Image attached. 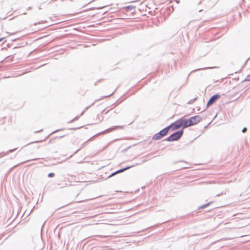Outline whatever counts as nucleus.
I'll use <instances>...</instances> for the list:
<instances>
[{
	"instance_id": "11",
	"label": "nucleus",
	"mask_w": 250,
	"mask_h": 250,
	"mask_svg": "<svg viewBox=\"0 0 250 250\" xmlns=\"http://www.w3.org/2000/svg\"><path fill=\"white\" fill-rule=\"evenodd\" d=\"M117 174V173H116V171H115V172H113V173H112L111 175H110L108 176V177H112V176H114V175H115V174Z\"/></svg>"
},
{
	"instance_id": "3",
	"label": "nucleus",
	"mask_w": 250,
	"mask_h": 250,
	"mask_svg": "<svg viewBox=\"0 0 250 250\" xmlns=\"http://www.w3.org/2000/svg\"><path fill=\"white\" fill-rule=\"evenodd\" d=\"M202 118L199 115L193 116L189 119V125H190V126L196 125L200 122Z\"/></svg>"
},
{
	"instance_id": "8",
	"label": "nucleus",
	"mask_w": 250,
	"mask_h": 250,
	"mask_svg": "<svg viewBox=\"0 0 250 250\" xmlns=\"http://www.w3.org/2000/svg\"><path fill=\"white\" fill-rule=\"evenodd\" d=\"M138 165H139V164L136 163L135 165H133L132 166H129V167H126L125 168H124L121 169L120 170H117L116 171V173H120V172H123V171H125V170H126L127 169H129L131 167H133L134 166H137Z\"/></svg>"
},
{
	"instance_id": "14",
	"label": "nucleus",
	"mask_w": 250,
	"mask_h": 250,
	"mask_svg": "<svg viewBox=\"0 0 250 250\" xmlns=\"http://www.w3.org/2000/svg\"><path fill=\"white\" fill-rule=\"evenodd\" d=\"M15 149H11V150H9V152H13Z\"/></svg>"
},
{
	"instance_id": "16",
	"label": "nucleus",
	"mask_w": 250,
	"mask_h": 250,
	"mask_svg": "<svg viewBox=\"0 0 250 250\" xmlns=\"http://www.w3.org/2000/svg\"><path fill=\"white\" fill-rule=\"evenodd\" d=\"M246 81H250V79H245Z\"/></svg>"
},
{
	"instance_id": "13",
	"label": "nucleus",
	"mask_w": 250,
	"mask_h": 250,
	"mask_svg": "<svg viewBox=\"0 0 250 250\" xmlns=\"http://www.w3.org/2000/svg\"><path fill=\"white\" fill-rule=\"evenodd\" d=\"M4 39V38H1L0 39V42H1L3 39Z\"/></svg>"
},
{
	"instance_id": "15",
	"label": "nucleus",
	"mask_w": 250,
	"mask_h": 250,
	"mask_svg": "<svg viewBox=\"0 0 250 250\" xmlns=\"http://www.w3.org/2000/svg\"><path fill=\"white\" fill-rule=\"evenodd\" d=\"M194 101V100L193 101V102ZM192 103V101H190L188 103V104H191Z\"/></svg>"
},
{
	"instance_id": "5",
	"label": "nucleus",
	"mask_w": 250,
	"mask_h": 250,
	"mask_svg": "<svg viewBox=\"0 0 250 250\" xmlns=\"http://www.w3.org/2000/svg\"><path fill=\"white\" fill-rule=\"evenodd\" d=\"M220 96L218 94H215L211 96L207 104V107L212 104L220 97Z\"/></svg>"
},
{
	"instance_id": "6",
	"label": "nucleus",
	"mask_w": 250,
	"mask_h": 250,
	"mask_svg": "<svg viewBox=\"0 0 250 250\" xmlns=\"http://www.w3.org/2000/svg\"><path fill=\"white\" fill-rule=\"evenodd\" d=\"M180 120L182 123L183 128L190 126V125H189V120L181 118L180 119Z\"/></svg>"
},
{
	"instance_id": "18",
	"label": "nucleus",
	"mask_w": 250,
	"mask_h": 250,
	"mask_svg": "<svg viewBox=\"0 0 250 250\" xmlns=\"http://www.w3.org/2000/svg\"><path fill=\"white\" fill-rule=\"evenodd\" d=\"M74 120H75V119H73V120H71V122H72Z\"/></svg>"
},
{
	"instance_id": "10",
	"label": "nucleus",
	"mask_w": 250,
	"mask_h": 250,
	"mask_svg": "<svg viewBox=\"0 0 250 250\" xmlns=\"http://www.w3.org/2000/svg\"><path fill=\"white\" fill-rule=\"evenodd\" d=\"M54 176V173H50L48 175V177H53Z\"/></svg>"
},
{
	"instance_id": "7",
	"label": "nucleus",
	"mask_w": 250,
	"mask_h": 250,
	"mask_svg": "<svg viewBox=\"0 0 250 250\" xmlns=\"http://www.w3.org/2000/svg\"><path fill=\"white\" fill-rule=\"evenodd\" d=\"M123 128V126H120V125H118V126H114L111 128H109L106 130H105L104 132H110V131H112L116 129H122Z\"/></svg>"
},
{
	"instance_id": "2",
	"label": "nucleus",
	"mask_w": 250,
	"mask_h": 250,
	"mask_svg": "<svg viewBox=\"0 0 250 250\" xmlns=\"http://www.w3.org/2000/svg\"><path fill=\"white\" fill-rule=\"evenodd\" d=\"M183 134V130H179L172 134L169 137L166 139V141L172 142L179 140Z\"/></svg>"
},
{
	"instance_id": "17",
	"label": "nucleus",
	"mask_w": 250,
	"mask_h": 250,
	"mask_svg": "<svg viewBox=\"0 0 250 250\" xmlns=\"http://www.w3.org/2000/svg\"><path fill=\"white\" fill-rule=\"evenodd\" d=\"M41 131H42V130H41V131H37L36 132H39Z\"/></svg>"
},
{
	"instance_id": "9",
	"label": "nucleus",
	"mask_w": 250,
	"mask_h": 250,
	"mask_svg": "<svg viewBox=\"0 0 250 250\" xmlns=\"http://www.w3.org/2000/svg\"><path fill=\"white\" fill-rule=\"evenodd\" d=\"M211 203V202H209V203H208L206 204H205V205H203L201 206H200L199 208V209H201V208H206L207 207H208V206H209L210 204Z\"/></svg>"
},
{
	"instance_id": "1",
	"label": "nucleus",
	"mask_w": 250,
	"mask_h": 250,
	"mask_svg": "<svg viewBox=\"0 0 250 250\" xmlns=\"http://www.w3.org/2000/svg\"><path fill=\"white\" fill-rule=\"evenodd\" d=\"M171 128V125H169L164 129L161 130L158 133L155 134L153 136L152 139L154 140H158L162 138L163 137L166 136L169 129Z\"/></svg>"
},
{
	"instance_id": "12",
	"label": "nucleus",
	"mask_w": 250,
	"mask_h": 250,
	"mask_svg": "<svg viewBox=\"0 0 250 250\" xmlns=\"http://www.w3.org/2000/svg\"><path fill=\"white\" fill-rule=\"evenodd\" d=\"M247 128L246 127H244L243 129H242V132L243 133H245L247 131Z\"/></svg>"
},
{
	"instance_id": "4",
	"label": "nucleus",
	"mask_w": 250,
	"mask_h": 250,
	"mask_svg": "<svg viewBox=\"0 0 250 250\" xmlns=\"http://www.w3.org/2000/svg\"><path fill=\"white\" fill-rule=\"evenodd\" d=\"M171 127L173 130H176L182 126V124L180 119L171 124Z\"/></svg>"
}]
</instances>
